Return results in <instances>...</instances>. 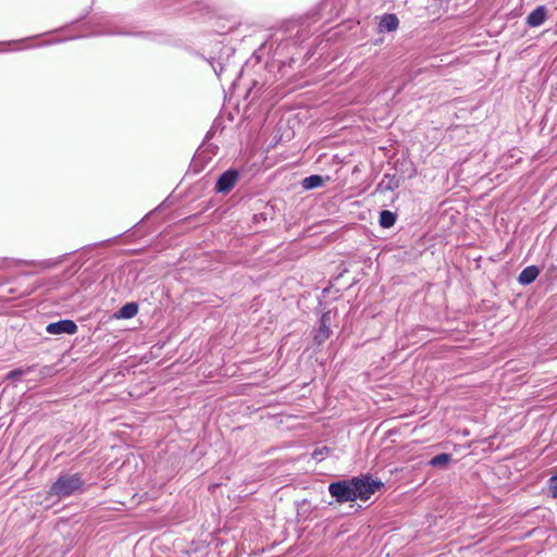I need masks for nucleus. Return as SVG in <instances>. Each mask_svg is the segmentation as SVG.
<instances>
[{"label":"nucleus","mask_w":557,"mask_h":557,"mask_svg":"<svg viewBox=\"0 0 557 557\" xmlns=\"http://www.w3.org/2000/svg\"><path fill=\"white\" fill-rule=\"evenodd\" d=\"M238 178L236 170H227L224 172L216 182L215 189L219 193H228L235 186Z\"/></svg>","instance_id":"obj_5"},{"label":"nucleus","mask_w":557,"mask_h":557,"mask_svg":"<svg viewBox=\"0 0 557 557\" xmlns=\"http://www.w3.org/2000/svg\"><path fill=\"white\" fill-rule=\"evenodd\" d=\"M327 490L330 495L339 504L356 500L351 479L333 482L329 485Z\"/></svg>","instance_id":"obj_3"},{"label":"nucleus","mask_w":557,"mask_h":557,"mask_svg":"<svg viewBox=\"0 0 557 557\" xmlns=\"http://www.w3.org/2000/svg\"><path fill=\"white\" fill-rule=\"evenodd\" d=\"M324 178L321 175H310L304 178L302 187L305 189H313L322 186Z\"/></svg>","instance_id":"obj_12"},{"label":"nucleus","mask_w":557,"mask_h":557,"mask_svg":"<svg viewBox=\"0 0 557 557\" xmlns=\"http://www.w3.org/2000/svg\"><path fill=\"white\" fill-rule=\"evenodd\" d=\"M319 455H320V456H322V451H317V450H315V451L313 453V457H314L315 459H319ZM322 458H323V457H320V459H322Z\"/></svg>","instance_id":"obj_17"},{"label":"nucleus","mask_w":557,"mask_h":557,"mask_svg":"<svg viewBox=\"0 0 557 557\" xmlns=\"http://www.w3.org/2000/svg\"><path fill=\"white\" fill-rule=\"evenodd\" d=\"M396 222V214L388 210H383L380 214V225L384 228L392 227Z\"/></svg>","instance_id":"obj_11"},{"label":"nucleus","mask_w":557,"mask_h":557,"mask_svg":"<svg viewBox=\"0 0 557 557\" xmlns=\"http://www.w3.org/2000/svg\"><path fill=\"white\" fill-rule=\"evenodd\" d=\"M138 312V305L136 302H127L117 312L116 317L120 319H131Z\"/></svg>","instance_id":"obj_10"},{"label":"nucleus","mask_w":557,"mask_h":557,"mask_svg":"<svg viewBox=\"0 0 557 557\" xmlns=\"http://www.w3.org/2000/svg\"><path fill=\"white\" fill-rule=\"evenodd\" d=\"M450 460H451V455L444 453V454H440V455H436L435 457H433L429 461V465L432 467H435V468H444L445 466L448 465V462Z\"/></svg>","instance_id":"obj_13"},{"label":"nucleus","mask_w":557,"mask_h":557,"mask_svg":"<svg viewBox=\"0 0 557 557\" xmlns=\"http://www.w3.org/2000/svg\"><path fill=\"white\" fill-rule=\"evenodd\" d=\"M26 373V370H23V369H15L13 371H11L9 374H8V379L10 380H16L17 377L22 376L23 374Z\"/></svg>","instance_id":"obj_15"},{"label":"nucleus","mask_w":557,"mask_h":557,"mask_svg":"<svg viewBox=\"0 0 557 557\" xmlns=\"http://www.w3.org/2000/svg\"><path fill=\"white\" fill-rule=\"evenodd\" d=\"M46 331L52 335L74 334L77 331V325L74 321L65 319L49 323L46 327Z\"/></svg>","instance_id":"obj_4"},{"label":"nucleus","mask_w":557,"mask_h":557,"mask_svg":"<svg viewBox=\"0 0 557 557\" xmlns=\"http://www.w3.org/2000/svg\"><path fill=\"white\" fill-rule=\"evenodd\" d=\"M356 499L368 500L383 483L380 480H373L371 476H355L351 479Z\"/></svg>","instance_id":"obj_2"},{"label":"nucleus","mask_w":557,"mask_h":557,"mask_svg":"<svg viewBox=\"0 0 557 557\" xmlns=\"http://www.w3.org/2000/svg\"><path fill=\"white\" fill-rule=\"evenodd\" d=\"M330 317L329 314H323L320 319L319 329L314 333V342L318 345H321L330 337Z\"/></svg>","instance_id":"obj_6"},{"label":"nucleus","mask_w":557,"mask_h":557,"mask_svg":"<svg viewBox=\"0 0 557 557\" xmlns=\"http://www.w3.org/2000/svg\"><path fill=\"white\" fill-rule=\"evenodd\" d=\"M100 34H106V35H126L128 33L124 32L122 29H107V30L101 32Z\"/></svg>","instance_id":"obj_16"},{"label":"nucleus","mask_w":557,"mask_h":557,"mask_svg":"<svg viewBox=\"0 0 557 557\" xmlns=\"http://www.w3.org/2000/svg\"><path fill=\"white\" fill-rule=\"evenodd\" d=\"M547 17V10L544 5H540L534 9L527 17V24L530 27L541 26Z\"/></svg>","instance_id":"obj_7"},{"label":"nucleus","mask_w":557,"mask_h":557,"mask_svg":"<svg viewBox=\"0 0 557 557\" xmlns=\"http://www.w3.org/2000/svg\"><path fill=\"white\" fill-rule=\"evenodd\" d=\"M83 484L84 481L78 473L60 475L47 493V500H49V503L46 507L81 491Z\"/></svg>","instance_id":"obj_1"},{"label":"nucleus","mask_w":557,"mask_h":557,"mask_svg":"<svg viewBox=\"0 0 557 557\" xmlns=\"http://www.w3.org/2000/svg\"><path fill=\"white\" fill-rule=\"evenodd\" d=\"M399 25L398 17L395 14H384L379 23L380 32H394Z\"/></svg>","instance_id":"obj_8"},{"label":"nucleus","mask_w":557,"mask_h":557,"mask_svg":"<svg viewBox=\"0 0 557 557\" xmlns=\"http://www.w3.org/2000/svg\"><path fill=\"white\" fill-rule=\"evenodd\" d=\"M540 274V270L535 265H529L521 271L518 277V282L521 285H529L536 280Z\"/></svg>","instance_id":"obj_9"},{"label":"nucleus","mask_w":557,"mask_h":557,"mask_svg":"<svg viewBox=\"0 0 557 557\" xmlns=\"http://www.w3.org/2000/svg\"><path fill=\"white\" fill-rule=\"evenodd\" d=\"M549 487L554 498H557V474L549 480Z\"/></svg>","instance_id":"obj_14"}]
</instances>
